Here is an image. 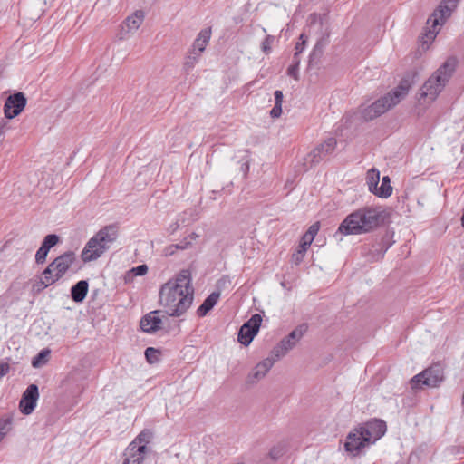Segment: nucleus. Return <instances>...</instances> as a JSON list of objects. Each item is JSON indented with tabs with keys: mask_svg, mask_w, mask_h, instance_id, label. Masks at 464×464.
I'll return each instance as SVG.
<instances>
[{
	"mask_svg": "<svg viewBox=\"0 0 464 464\" xmlns=\"http://www.w3.org/2000/svg\"><path fill=\"white\" fill-rule=\"evenodd\" d=\"M320 228L319 222L311 225L308 230L302 237L305 242H313Z\"/></svg>",
	"mask_w": 464,
	"mask_h": 464,
	"instance_id": "34",
	"label": "nucleus"
},
{
	"mask_svg": "<svg viewBox=\"0 0 464 464\" xmlns=\"http://www.w3.org/2000/svg\"><path fill=\"white\" fill-rule=\"evenodd\" d=\"M275 96V104H281L283 103L284 95L282 91L276 90L274 93Z\"/></svg>",
	"mask_w": 464,
	"mask_h": 464,
	"instance_id": "47",
	"label": "nucleus"
},
{
	"mask_svg": "<svg viewBox=\"0 0 464 464\" xmlns=\"http://www.w3.org/2000/svg\"><path fill=\"white\" fill-rule=\"evenodd\" d=\"M160 311L155 310L144 315L140 323V329L148 334H152L161 329L162 321L159 316Z\"/></svg>",
	"mask_w": 464,
	"mask_h": 464,
	"instance_id": "19",
	"label": "nucleus"
},
{
	"mask_svg": "<svg viewBox=\"0 0 464 464\" xmlns=\"http://www.w3.org/2000/svg\"><path fill=\"white\" fill-rule=\"evenodd\" d=\"M282 114V105L275 104L273 109L270 111V116L272 118H279Z\"/></svg>",
	"mask_w": 464,
	"mask_h": 464,
	"instance_id": "43",
	"label": "nucleus"
},
{
	"mask_svg": "<svg viewBox=\"0 0 464 464\" xmlns=\"http://www.w3.org/2000/svg\"><path fill=\"white\" fill-rule=\"evenodd\" d=\"M160 352L153 347H148L145 350V357L149 363L152 364L160 360Z\"/></svg>",
	"mask_w": 464,
	"mask_h": 464,
	"instance_id": "33",
	"label": "nucleus"
},
{
	"mask_svg": "<svg viewBox=\"0 0 464 464\" xmlns=\"http://www.w3.org/2000/svg\"><path fill=\"white\" fill-rule=\"evenodd\" d=\"M300 40L301 42L296 43L295 47V51L294 55H296L297 57H299V54L302 53L305 46L306 40L304 39V35L303 34L300 35Z\"/></svg>",
	"mask_w": 464,
	"mask_h": 464,
	"instance_id": "40",
	"label": "nucleus"
},
{
	"mask_svg": "<svg viewBox=\"0 0 464 464\" xmlns=\"http://www.w3.org/2000/svg\"><path fill=\"white\" fill-rule=\"evenodd\" d=\"M48 286H50V284H47L44 279L40 276V279L33 285L32 288L34 292L39 293Z\"/></svg>",
	"mask_w": 464,
	"mask_h": 464,
	"instance_id": "39",
	"label": "nucleus"
},
{
	"mask_svg": "<svg viewBox=\"0 0 464 464\" xmlns=\"http://www.w3.org/2000/svg\"><path fill=\"white\" fill-rule=\"evenodd\" d=\"M444 380L443 368L440 363L432 364L428 369L415 375L411 381L412 389H420L422 385L437 387Z\"/></svg>",
	"mask_w": 464,
	"mask_h": 464,
	"instance_id": "6",
	"label": "nucleus"
},
{
	"mask_svg": "<svg viewBox=\"0 0 464 464\" xmlns=\"http://www.w3.org/2000/svg\"><path fill=\"white\" fill-rule=\"evenodd\" d=\"M363 440L364 436L360 428L354 429L348 433L344 442V449L351 456L356 457L364 448L370 446L368 441Z\"/></svg>",
	"mask_w": 464,
	"mask_h": 464,
	"instance_id": "13",
	"label": "nucleus"
},
{
	"mask_svg": "<svg viewBox=\"0 0 464 464\" xmlns=\"http://www.w3.org/2000/svg\"><path fill=\"white\" fill-rule=\"evenodd\" d=\"M188 237V240L191 242V240L196 239L198 237V235L196 233H191Z\"/></svg>",
	"mask_w": 464,
	"mask_h": 464,
	"instance_id": "51",
	"label": "nucleus"
},
{
	"mask_svg": "<svg viewBox=\"0 0 464 464\" xmlns=\"http://www.w3.org/2000/svg\"><path fill=\"white\" fill-rule=\"evenodd\" d=\"M196 219H197V218H196V217H192V218H191V221H194V220H196Z\"/></svg>",
	"mask_w": 464,
	"mask_h": 464,
	"instance_id": "52",
	"label": "nucleus"
},
{
	"mask_svg": "<svg viewBox=\"0 0 464 464\" xmlns=\"http://www.w3.org/2000/svg\"><path fill=\"white\" fill-rule=\"evenodd\" d=\"M306 331L305 325H300L294 329L287 336H285L279 343H277L271 351V355L279 360L291 351L303 337Z\"/></svg>",
	"mask_w": 464,
	"mask_h": 464,
	"instance_id": "9",
	"label": "nucleus"
},
{
	"mask_svg": "<svg viewBox=\"0 0 464 464\" xmlns=\"http://www.w3.org/2000/svg\"><path fill=\"white\" fill-rule=\"evenodd\" d=\"M177 249L175 248V245L173 244L166 246L163 250V253L165 256H170L174 255Z\"/></svg>",
	"mask_w": 464,
	"mask_h": 464,
	"instance_id": "48",
	"label": "nucleus"
},
{
	"mask_svg": "<svg viewBox=\"0 0 464 464\" xmlns=\"http://www.w3.org/2000/svg\"><path fill=\"white\" fill-rule=\"evenodd\" d=\"M359 428L364 436L363 441H368L370 445L380 440L387 430L385 421L379 419H372Z\"/></svg>",
	"mask_w": 464,
	"mask_h": 464,
	"instance_id": "12",
	"label": "nucleus"
},
{
	"mask_svg": "<svg viewBox=\"0 0 464 464\" xmlns=\"http://www.w3.org/2000/svg\"><path fill=\"white\" fill-rule=\"evenodd\" d=\"M119 229L116 225H108L101 228L86 243L81 257L84 263L97 260L117 240Z\"/></svg>",
	"mask_w": 464,
	"mask_h": 464,
	"instance_id": "4",
	"label": "nucleus"
},
{
	"mask_svg": "<svg viewBox=\"0 0 464 464\" xmlns=\"http://www.w3.org/2000/svg\"><path fill=\"white\" fill-rule=\"evenodd\" d=\"M311 244L312 242H305L303 237L301 238L296 251L292 255V262L294 264L299 265L303 261L305 252Z\"/></svg>",
	"mask_w": 464,
	"mask_h": 464,
	"instance_id": "28",
	"label": "nucleus"
},
{
	"mask_svg": "<svg viewBox=\"0 0 464 464\" xmlns=\"http://www.w3.org/2000/svg\"><path fill=\"white\" fill-rule=\"evenodd\" d=\"M188 214L192 216V210L184 211L183 215L180 217V219H179L177 222H175L173 225H171V228L173 231L176 230L179 227V221H181L182 224H184L186 222V218L184 216H186Z\"/></svg>",
	"mask_w": 464,
	"mask_h": 464,
	"instance_id": "45",
	"label": "nucleus"
},
{
	"mask_svg": "<svg viewBox=\"0 0 464 464\" xmlns=\"http://www.w3.org/2000/svg\"><path fill=\"white\" fill-rule=\"evenodd\" d=\"M328 44L327 43V36L323 37L321 40H319L316 44L314 45L313 52L311 53L312 56L315 55H321L324 52V47Z\"/></svg>",
	"mask_w": 464,
	"mask_h": 464,
	"instance_id": "38",
	"label": "nucleus"
},
{
	"mask_svg": "<svg viewBox=\"0 0 464 464\" xmlns=\"http://www.w3.org/2000/svg\"><path fill=\"white\" fill-rule=\"evenodd\" d=\"M336 145V139L333 137L326 139L304 157V169L306 171L313 166L320 163L326 156L334 151Z\"/></svg>",
	"mask_w": 464,
	"mask_h": 464,
	"instance_id": "7",
	"label": "nucleus"
},
{
	"mask_svg": "<svg viewBox=\"0 0 464 464\" xmlns=\"http://www.w3.org/2000/svg\"><path fill=\"white\" fill-rule=\"evenodd\" d=\"M194 298L191 273L182 269L160 290V304L172 317H179L191 306Z\"/></svg>",
	"mask_w": 464,
	"mask_h": 464,
	"instance_id": "1",
	"label": "nucleus"
},
{
	"mask_svg": "<svg viewBox=\"0 0 464 464\" xmlns=\"http://www.w3.org/2000/svg\"><path fill=\"white\" fill-rule=\"evenodd\" d=\"M75 254L72 251L65 252L64 254L57 256L52 263L51 267H53L56 276L62 278L72 265L75 262Z\"/></svg>",
	"mask_w": 464,
	"mask_h": 464,
	"instance_id": "18",
	"label": "nucleus"
},
{
	"mask_svg": "<svg viewBox=\"0 0 464 464\" xmlns=\"http://www.w3.org/2000/svg\"><path fill=\"white\" fill-rule=\"evenodd\" d=\"M131 273H133L135 276H144L148 272V266L146 265H139L136 267H133L130 270Z\"/></svg>",
	"mask_w": 464,
	"mask_h": 464,
	"instance_id": "41",
	"label": "nucleus"
},
{
	"mask_svg": "<svg viewBox=\"0 0 464 464\" xmlns=\"http://www.w3.org/2000/svg\"><path fill=\"white\" fill-rule=\"evenodd\" d=\"M149 449L129 444L122 454V464H143Z\"/></svg>",
	"mask_w": 464,
	"mask_h": 464,
	"instance_id": "16",
	"label": "nucleus"
},
{
	"mask_svg": "<svg viewBox=\"0 0 464 464\" xmlns=\"http://www.w3.org/2000/svg\"><path fill=\"white\" fill-rule=\"evenodd\" d=\"M249 164H250V160L246 159L245 160V162L242 163V165H241V170L243 171L245 178L247 176V173L249 171Z\"/></svg>",
	"mask_w": 464,
	"mask_h": 464,
	"instance_id": "49",
	"label": "nucleus"
},
{
	"mask_svg": "<svg viewBox=\"0 0 464 464\" xmlns=\"http://www.w3.org/2000/svg\"><path fill=\"white\" fill-rule=\"evenodd\" d=\"M328 44L327 43V36L323 37L321 40H319L316 44L314 45L313 52L311 53L312 56L315 55H321L324 52V47Z\"/></svg>",
	"mask_w": 464,
	"mask_h": 464,
	"instance_id": "37",
	"label": "nucleus"
},
{
	"mask_svg": "<svg viewBox=\"0 0 464 464\" xmlns=\"http://www.w3.org/2000/svg\"><path fill=\"white\" fill-rule=\"evenodd\" d=\"M38 398V386L36 384H30L24 392L19 403L21 412L24 415L31 414L36 406Z\"/></svg>",
	"mask_w": 464,
	"mask_h": 464,
	"instance_id": "15",
	"label": "nucleus"
},
{
	"mask_svg": "<svg viewBox=\"0 0 464 464\" xmlns=\"http://www.w3.org/2000/svg\"><path fill=\"white\" fill-rule=\"evenodd\" d=\"M276 361L277 360H276V357L271 355V357H267L262 362H258L253 371L248 374L246 379L247 383L254 384L262 380Z\"/></svg>",
	"mask_w": 464,
	"mask_h": 464,
	"instance_id": "17",
	"label": "nucleus"
},
{
	"mask_svg": "<svg viewBox=\"0 0 464 464\" xmlns=\"http://www.w3.org/2000/svg\"><path fill=\"white\" fill-rule=\"evenodd\" d=\"M457 65V60L448 58L439 69L424 82L420 96L434 101L450 79Z\"/></svg>",
	"mask_w": 464,
	"mask_h": 464,
	"instance_id": "5",
	"label": "nucleus"
},
{
	"mask_svg": "<svg viewBox=\"0 0 464 464\" xmlns=\"http://www.w3.org/2000/svg\"><path fill=\"white\" fill-rule=\"evenodd\" d=\"M323 19L324 18L321 14L314 13L309 15L308 21H309L310 24H315L316 23H319L320 24H322Z\"/></svg>",
	"mask_w": 464,
	"mask_h": 464,
	"instance_id": "42",
	"label": "nucleus"
},
{
	"mask_svg": "<svg viewBox=\"0 0 464 464\" xmlns=\"http://www.w3.org/2000/svg\"><path fill=\"white\" fill-rule=\"evenodd\" d=\"M200 56L201 53H198L196 50H189L183 63V70L186 73H189V72L195 67Z\"/></svg>",
	"mask_w": 464,
	"mask_h": 464,
	"instance_id": "26",
	"label": "nucleus"
},
{
	"mask_svg": "<svg viewBox=\"0 0 464 464\" xmlns=\"http://www.w3.org/2000/svg\"><path fill=\"white\" fill-rule=\"evenodd\" d=\"M300 64V58L296 55L293 56L292 64L287 69V74L294 79H298V67Z\"/></svg>",
	"mask_w": 464,
	"mask_h": 464,
	"instance_id": "35",
	"label": "nucleus"
},
{
	"mask_svg": "<svg viewBox=\"0 0 464 464\" xmlns=\"http://www.w3.org/2000/svg\"><path fill=\"white\" fill-rule=\"evenodd\" d=\"M153 438V432L150 430L145 429L130 442L137 447L148 448L147 445L150 442Z\"/></svg>",
	"mask_w": 464,
	"mask_h": 464,
	"instance_id": "29",
	"label": "nucleus"
},
{
	"mask_svg": "<svg viewBox=\"0 0 464 464\" xmlns=\"http://www.w3.org/2000/svg\"><path fill=\"white\" fill-rule=\"evenodd\" d=\"M27 99L24 92H17L10 94L5 102L4 114L6 119H14L25 108Z\"/></svg>",
	"mask_w": 464,
	"mask_h": 464,
	"instance_id": "11",
	"label": "nucleus"
},
{
	"mask_svg": "<svg viewBox=\"0 0 464 464\" xmlns=\"http://www.w3.org/2000/svg\"><path fill=\"white\" fill-rule=\"evenodd\" d=\"M12 424V420L7 418L5 420H2V437L5 434L6 431L10 430V425Z\"/></svg>",
	"mask_w": 464,
	"mask_h": 464,
	"instance_id": "46",
	"label": "nucleus"
},
{
	"mask_svg": "<svg viewBox=\"0 0 464 464\" xmlns=\"http://www.w3.org/2000/svg\"><path fill=\"white\" fill-rule=\"evenodd\" d=\"M261 323L262 316L259 314H253L251 318L240 327L237 335L238 342L245 346L249 345L254 337L257 334Z\"/></svg>",
	"mask_w": 464,
	"mask_h": 464,
	"instance_id": "10",
	"label": "nucleus"
},
{
	"mask_svg": "<svg viewBox=\"0 0 464 464\" xmlns=\"http://www.w3.org/2000/svg\"><path fill=\"white\" fill-rule=\"evenodd\" d=\"M145 18V14L142 10L135 11L131 15L128 16L124 21V25L127 27V31L122 27L120 34V39L122 40L126 37L127 33H134L142 24Z\"/></svg>",
	"mask_w": 464,
	"mask_h": 464,
	"instance_id": "20",
	"label": "nucleus"
},
{
	"mask_svg": "<svg viewBox=\"0 0 464 464\" xmlns=\"http://www.w3.org/2000/svg\"><path fill=\"white\" fill-rule=\"evenodd\" d=\"M50 355V351L48 349L42 350L32 360V366L34 368H40L44 365Z\"/></svg>",
	"mask_w": 464,
	"mask_h": 464,
	"instance_id": "31",
	"label": "nucleus"
},
{
	"mask_svg": "<svg viewBox=\"0 0 464 464\" xmlns=\"http://www.w3.org/2000/svg\"><path fill=\"white\" fill-rule=\"evenodd\" d=\"M411 85L412 82L409 79H402L394 90L381 97L371 105L361 108V117L365 121L378 118L403 100L407 96Z\"/></svg>",
	"mask_w": 464,
	"mask_h": 464,
	"instance_id": "3",
	"label": "nucleus"
},
{
	"mask_svg": "<svg viewBox=\"0 0 464 464\" xmlns=\"http://www.w3.org/2000/svg\"><path fill=\"white\" fill-rule=\"evenodd\" d=\"M177 250H184L191 246V242L185 237L180 243L174 244Z\"/></svg>",
	"mask_w": 464,
	"mask_h": 464,
	"instance_id": "44",
	"label": "nucleus"
},
{
	"mask_svg": "<svg viewBox=\"0 0 464 464\" xmlns=\"http://www.w3.org/2000/svg\"><path fill=\"white\" fill-rule=\"evenodd\" d=\"M59 242V237L55 234L47 235L41 246L35 254V262L37 264H44L46 260L49 250Z\"/></svg>",
	"mask_w": 464,
	"mask_h": 464,
	"instance_id": "21",
	"label": "nucleus"
},
{
	"mask_svg": "<svg viewBox=\"0 0 464 464\" xmlns=\"http://www.w3.org/2000/svg\"><path fill=\"white\" fill-rule=\"evenodd\" d=\"M382 219V211L377 208H363L350 215L339 226L337 233L358 235L377 227Z\"/></svg>",
	"mask_w": 464,
	"mask_h": 464,
	"instance_id": "2",
	"label": "nucleus"
},
{
	"mask_svg": "<svg viewBox=\"0 0 464 464\" xmlns=\"http://www.w3.org/2000/svg\"><path fill=\"white\" fill-rule=\"evenodd\" d=\"M285 453V446L282 443H279L277 445H275L268 453V456L271 459L276 461L280 458L284 456Z\"/></svg>",
	"mask_w": 464,
	"mask_h": 464,
	"instance_id": "32",
	"label": "nucleus"
},
{
	"mask_svg": "<svg viewBox=\"0 0 464 464\" xmlns=\"http://www.w3.org/2000/svg\"><path fill=\"white\" fill-rule=\"evenodd\" d=\"M392 194V187L391 179L388 176L382 177L381 186H378V190L375 195L379 198H387Z\"/></svg>",
	"mask_w": 464,
	"mask_h": 464,
	"instance_id": "27",
	"label": "nucleus"
},
{
	"mask_svg": "<svg viewBox=\"0 0 464 464\" xmlns=\"http://www.w3.org/2000/svg\"><path fill=\"white\" fill-rule=\"evenodd\" d=\"M210 36L211 28L201 30L195 39L191 50H196L198 53H202L209 43Z\"/></svg>",
	"mask_w": 464,
	"mask_h": 464,
	"instance_id": "23",
	"label": "nucleus"
},
{
	"mask_svg": "<svg viewBox=\"0 0 464 464\" xmlns=\"http://www.w3.org/2000/svg\"><path fill=\"white\" fill-rule=\"evenodd\" d=\"M275 36L273 35H266L264 41L261 44V50L266 54H269L272 51V45L275 43Z\"/></svg>",
	"mask_w": 464,
	"mask_h": 464,
	"instance_id": "36",
	"label": "nucleus"
},
{
	"mask_svg": "<svg viewBox=\"0 0 464 464\" xmlns=\"http://www.w3.org/2000/svg\"><path fill=\"white\" fill-rule=\"evenodd\" d=\"M390 244L384 237L373 242L372 245H364L362 248V255L369 261H378L382 259L385 252L389 249Z\"/></svg>",
	"mask_w": 464,
	"mask_h": 464,
	"instance_id": "14",
	"label": "nucleus"
},
{
	"mask_svg": "<svg viewBox=\"0 0 464 464\" xmlns=\"http://www.w3.org/2000/svg\"><path fill=\"white\" fill-rule=\"evenodd\" d=\"M88 289H89L88 281L81 280V281L77 282L71 288L72 299L75 303H82L85 299V297L88 294Z\"/></svg>",
	"mask_w": 464,
	"mask_h": 464,
	"instance_id": "22",
	"label": "nucleus"
},
{
	"mask_svg": "<svg viewBox=\"0 0 464 464\" xmlns=\"http://www.w3.org/2000/svg\"><path fill=\"white\" fill-rule=\"evenodd\" d=\"M459 0H442L437 9L433 12L432 15L428 20V23H432V29L429 31L430 37H435L439 32L437 28L442 25L445 21L451 15L452 12L456 9Z\"/></svg>",
	"mask_w": 464,
	"mask_h": 464,
	"instance_id": "8",
	"label": "nucleus"
},
{
	"mask_svg": "<svg viewBox=\"0 0 464 464\" xmlns=\"http://www.w3.org/2000/svg\"><path fill=\"white\" fill-rule=\"evenodd\" d=\"M41 276L44 279L47 284L52 285L60 279V276H56V272L53 267H51V263L43 271Z\"/></svg>",
	"mask_w": 464,
	"mask_h": 464,
	"instance_id": "30",
	"label": "nucleus"
},
{
	"mask_svg": "<svg viewBox=\"0 0 464 464\" xmlns=\"http://www.w3.org/2000/svg\"><path fill=\"white\" fill-rule=\"evenodd\" d=\"M8 369H9V367L7 364L2 363V376L6 374V372H8Z\"/></svg>",
	"mask_w": 464,
	"mask_h": 464,
	"instance_id": "50",
	"label": "nucleus"
},
{
	"mask_svg": "<svg viewBox=\"0 0 464 464\" xmlns=\"http://www.w3.org/2000/svg\"><path fill=\"white\" fill-rule=\"evenodd\" d=\"M380 181V171L372 168L368 170L366 176V183L368 186V189L370 192L375 195V192L378 190V184Z\"/></svg>",
	"mask_w": 464,
	"mask_h": 464,
	"instance_id": "25",
	"label": "nucleus"
},
{
	"mask_svg": "<svg viewBox=\"0 0 464 464\" xmlns=\"http://www.w3.org/2000/svg\"><path fill=\"white\" fill-rule=\"evenodd\" d=\"M220 294L218 292L211 293L197 309V314L199 317L205 316L218 303Z\"/></svg>",
	"mask_w": 464,
	"mask_h": 464,
	"instance_id": "24",
	"label": "nucleus"
}]
</instances>
